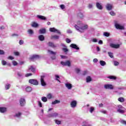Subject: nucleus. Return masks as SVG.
I'll use <instances>...</instances> for the list:
<instances>
[{"mask_svg": "<svg viewBox=\"0 0 126 126\" xmlns=\"http://www.w3.org/2000/svg\"><path fill=\"white\" fill-rule=\"evenodd\" d=\"M10 88V84H7L5 85V89L6 90H8Z\"/></svg>", "mask_w": 126, "mask_h": 126, "instance_id": "35", "label": "nucleus"}, {"mask_svg": "<svg viewBox=\"0 0 126 126\" xmlns=\"http://www.w3.org/2000/svg\"><path fill=\"white\" fill-rule=\"evenodd\" d=\"M87 74V71H84L83 73V75H86Z\"/></svg>", "mask_w": 126, "mask_h": 126, "instance_id": "63", "label": "nucleus"}, {"mask_svg": "<svg viewBox=\"0 0 126 126\" xmlns=\"http://www.w3.org/2000/svg\"><path fill=\"white\" fill-rule=\"evenodd\" d=\"M32 27H34L35 28H36V27H38V25L36 22H33L32 24Z\"/></svg>", "mask_w": 126, "mask_h": 126, "instance_id": "29", "label": "nucleus"}, {"mask_svg": "<svg viewBox=\"0 0 126 126\" xmlns=\"http://www.w3.org/2000/svg\"><path fill=\"white\" fill-rule=\"evenodd\" d=\"M65 86L69 90H70L71 89V88H72V85H71V84L66 83L65 84Z\"/></svg>", "mask_w": 126, "mask_h": 126, "instance_id": "19", "label": "nucleus"}, {"mask_svg": "<svg viewBox=\"0 0 126 126\" xmlns=\"http://www.w3.org/2000/svg\"><path fill=\"white\" fill-rule=\"evenodd\" d=\"M55 123L57 124V125H61L62 122L61 121H59L58 120H56Z\"/></svg>", "mask_w": 126, "mask_h": 126, "instance_id": "41", "label": "nucleus"}, {"mask_svg": "<svg viewBox=\"0 0 126 126\" xmlns=\"http://www.w3.org/2000/svg\"><path fill=\"white\" fill-rule=\"evenodd\" d=\"M38 106H39V107L40 108H42V102H41V101H38Z\"/></svg>", "mask_w": 126, "mask_h": 126, "instance_id": "51", "label": "nucleus"}, {"mask_svg": "<svg viewBox=\"0 0 126 126\" xmlns=\"http://www.w3.org/2000/svg\"><path fill=\"white\" fill-rule=\"evenodd\" d=\"M70 105L72 108H75L77 105V102L76 100H73L71 102Z\"/></svg>", "mask_w": 126, "mask_h": 126, "instance_id": "10", "label": "nucleus"}, {"mask_svg": "<svg viewBox=\"0 0 126 126\" xmlns=\"http://www.w3.org/2000/svg\"><path fill=\"white\" fill-rule=\"evenodd\" d=\"M119 109H124V107H123V106L121 105H119L118 106Z\"/></svg>", "mask_w": 126, "mask_h": 126, "instance_id": "60", "label": "nucleus"}, {"mask_svg": "<svg viewBox=\"0 0 126 126\" xmlns=\"http://www.w3.org/2000/svg\"><path fill=\"white\" fill-rule=\"evenodd\" d=\"M117 112L118 113H120V114H125L126 111H125V110H123V109H118L117 110Z\"/></svg>", "mask_w": 126, "mask_h": 126, "instance_id": "25", "label": "nucleus"}, {"mask_svg": "<svg viewBox=\"0 0 126 126\" xmlns=\"http://www.w3.org/2000/svg\"><path fill=\"white\" fill-rule=\"evenodd\" d=\"M61 63L62 64V65H63L64 66H70L71 63H70V61H67L66 62L62 61L61 62Z\"/></svg>", "mask_w": 126, "mask_h": 126, "instance_id": "6", "label": "nucleus"}, {"mask_svg": "<svg viewBox=\"0 0 126 126\" xmlns=\"http://www.w3.org/2000/svg\"><path fill=\"white\" fill-rule=\"evenodd\" d=\"M111 15H112V16H115V15H116V13H114V11H111Z\"/></svg>", "mask_w": 126, "mask_h": 126, "instance_id": "55", "label": "nucleus"}, {"mask_svg": "<svg viewBox=\"0 0 126 126\" xmlns=\"http://www.w3.org/2000/svg\"><path fill=\"white\" fill-rule=\"evenodd\" d=\"M75 70L76 73H79V72H80V69H79L78 68H75Z\"/></svg>", "mask_w": 126, "mask_h": 126, "instance_id": "46", "label": "nucleus"}, {"mask_svg": "<svg viewBox=\"0 0 126 126\" xmlns=\"http://www.w3.org/2000/svg\"><path fill=\"white\" fill-rule=\"evenodd\" d=\"M29 82V83H31V84H33V85H38L39 84V82L36 79H30Z\"/></svg>", "mask_w": 126, "mask_h": 126, "instance_id": "4", "label": "nucleus"}, {"mask_svg": "<svg viewBox=\"0 0 126 126\" xmlns=\"http://www.w3.org/2000/svg\"><path fill=\"white\" fill-rule=\"evenodd\" d=\"M40 59V56L38 55H33L29 58L30 61H34V60H37Z\"/></svg>", "mask_w": 126, "mask_h": 126, "instance_id": "8", "label": "nucleus"}, {"mask_svg": "<svg viewBox=\"0 0 126 126\" xmlns=\"http://www.w3.org/2000/svg\"><path fill=\"white\" fill-rule=\"evenodd\" d=\"M39 33L40 34H45L46 33V29H42L39 30Z\"/></svg>", "mask_w": 126, "mask_h": 126, "instance_id": "22", "label": "nucleus"}, {"mask_svg": "<svg viewBox=\"0 0 126 126\" xmlns=\"http://www.w3.org/2000/svg\"><path fill=\"white\" fill-rule=\"evenodd\" d=\"M74 27L75 29H76V30L82 33L83 32H84V30H86V29H87V28H88V25H85L83 27H79L77 25H75Z\"/></svg>", "mask_w": 126, "mask_h": 126, "instance_id": "1", "label": "nucleus"}, {"mask_svg": "<svg viewBox=\"0 0 126 126\" xmlns=\"http://www.w3.org/2000/svg\"><path fill=\"white\" fill-rule=\"evenodd\" d=\"M111 79L112 80H116V79H117V77H116V76L111 75Z\"/></svg>", "mask_w": 126, "mask_h": 126, "instance_id": "39", "label": "nucleus"}, {"mask_svg": "<svg viewBox=\"0 0 126 126\" xmlns=\"http://www.w3.org/2000/svg\"><path fill=\"white\" fill-rule=\"evenodd\" d=\"M52 94H48L47 95V98H48V99H52Z\"/></svg>", "mask_w": 126, "mask_h": 126, "instance_id": "40", "label": "nucleus"}, {"mask_svg": "<svg viewBox=\"0 0 126 126\" xmlns=\"http://www.w3.org/2000/svg\"><path fill=\"white\" fill-rule=\"evenodd\" d=\"M60 7L61 9H64V5L62 4L60 5Z\"/></svg>", "mask_w": 126, "mask_h": 126, "instance_id": "58", "label": "nucleus"}, {"mask_svg": "<svg viewBox=\"0 0 126 126\" xmlns=\"http://www.w3.org/2000/svg\"><path fill=\"white\" fill-rule=\"evenodd\" d=\"M12 63H13V65H14L15 66L18 64V63H17V62L15 61H13Z\"/></svg>", "mask_w": 126, "mask_h": 126, "instance_id": "38", "label": "nucleus"}, {"mask_svg": "<svg viewBox=\"0 0 126 126\" xmlns=\"http://www.w3.org/2000/svg\"><path fill=\"white\" fill-rule=\"evenodd\" d=\"M14 55L15 56H19L20 53H19V52H14Z\"/></svg>", "mask_w": 126, "mask_h": 126, "instance_id": "50", "label": "nucleus"}, {"mask_svg": "<svg viewBox=\"0 0 126 126\" xmlns=\"http://www.w3.org/2000/svg\"><path fill=\"white\" fill-rule=\"evenodd\" d=\"M118 100L119 102H121V103H124V102H125V98L124 97H119Z\"/></svg>", "mask_w": 126, "mask_h": 126, "instance_id": "26", "label": "nucleus"}, {"mask_svg": "<svg viewBox=\"0 0 126 126\" xmlns=\"http://www.w3.org/2000/svg\"><path fill=\"white\" fill-rule=\"evenodd\" d=\"M96 6L98 9L102 10L103 9V7L102 6V5L100 4L99 2H96Z\"/></svg>", "mask_w": 126, "mask_h": 126, "instance_id": "15", "label": "nucleus"}, {"mask_svg": "<svg viewBox=\"0 0 126 126\" xmlns=\"http://www.w3.org/2000/svg\"><path fill=\"white\" fill-rule=\"evenodd\" d=\"M41 100L43 102H47V101H48V99L45 96L42 97Z\"/></svg>", "mask_w": 126, "mask_h": 126, "instance_id": "34", "label": "nucleus"}, {"mask_svg": "<svg viewBox=\"0 0 126 126\" xmlns=\"http://www.w3.org/2000/svg\"><path fill=\"white\" fill-rule=\"evenodd\" d=\"M111 47L114 48V49H119V48H120V44H115L111 43Z\"/></svg>", "mask_w": 126, "mask_h": 126, "instance_id": "13", "label": "nucleus"}, {"mask_svg": "<svg viewBox=\"0 0 126 126\" xmlns=\"http://www.w3.org/2000/svg\"><path fill=\"white\" fill-rule=\"evenodd\" d=\"M65 41L67 44H69V43H70V42H71V40L69 38H66Z\"/></svg>", "mask_w": 126, "mask_h": 126, "instance_id": "45", "label": "nucleus"}, {"mask_svg": "<svg viewBox=\"0 0 126 126\" xmlns=\"http://www.w3.org/2000/svg\"><path fill=\"white\" fill-rule=\"evenodd\" d=\"M28 33H29V34H30L31 35H32V34H33V33H34V32H33V31H32V30H29L28 31Z\"/></svg>", "mask_w": 126, "mask_h": 126, "instance_id": "42", "label": "nucleus"}, {"mask_svg": "<svg viewBox=\"0 0 126 126\" xmlns=\"http://www.w3.org/2000/svg\"><path fill=\"white\" fill-rule=\"evenodd\" d=\"M59 114L57 113H54L52 114H49L48 115V118H54V117H58Z\"/></svg>", "mask_w": 126, "mask_h": 126, "instance_id": "12", "label": "nucleus"}, {"mask_svg": "<svg viewBox=\"0 0 126 126\" xmlns=\"http://www.w3.org/2000/svg\"><path fill=\"white\" fill-rule=\"evenodd\" d=\"M51 39L54 40H59V39H60V36L57 35H52L51 37Z\"/></svg>", "mask_w": 126, "mask_h": 126, "instance_id": "16", "label": "nucleus"}, {"mask_svg": "<svg viewBox=\"0 0 126 126\" xmlns=\"http://www.w3.org/2000/svg\"><path fill=\"white\" fill-rule=\"evenodd\" d=\"M19 43L20 45H23V44L24 43V41L23 40H20L19 42Z\"/></svg>", "mask_w": 126, "mask_h": 126, "instance_id": "54", "label": "nucleus"}, {"mask_svg": "<svg viewBox=\"0 0 126 126\" xmlns=\"http://www.w3.org/2000/svg\"><path fill=\"white\" fill-rule=\"evenodd\" d=\"M26 104V101H25V99L21 98L20 99V105L21 107H23Z\"/></svg>", "mask_w": 126, "mask_h": 126, "instance_id": "9", "label": "nucleus"}, {"mask_svg": "<svg viewBox=\"0 0 126 126\" xmlns=\"http://www.w3.org/2000/svg\"><path fill=\"white\" fill-rule=\"evenodd\" d=\"M16 117H17L18 118L20 117L21 116V113L19 112L18 113L16 114Z\"/></svg>", "mask_w": 126, "mask_h": 126, "instance_id": "52", "label": "nucleus"}, {"mask_svg": "<svg viewBox=\"0 0 126 126\" xmlns=\"http://www.w3.org/2000/svg\"><path fill=\"white\" fill-rule=\"evenodd\" d=\"M103 35L104 36H105V37H109L110 36V33H109V32H104L103 33Z\"/></svg>", "mask_w": 126, "mask_h": 126, "instance_id": "37", "label": "nucleus"}, {"mask_svg": "<svg viewBox=\"0 0 126 126\" xmlns=\"http://www.w3.org/2000/svg\"><path fill=\"white\" fill-rule=\"evenodd\" d=\"M78 18H83L84 17V16L83 15V14L82 13H79L77 15Z\"/></svg>", "mask_w": 126, "mask_h": 126, "instance_id": "23", "label": "nucleus"}, {"mask_svg": "<svg viewBox=\"0 0 126 126\" xmlns=\"http://www.w3.org/2000/svg\"><path fill=\"white\" fill-rule=\"evenodd\" d=\"M48 46L51 48H56L57 47L54 43L51 42H48Z\"/></svg>", "mask_w": 126, "mask_h": 126, "instance_id": "17", "label": "nucleus"}, {"mask_svg": "<svg viewBox=\"0 0 126 126\" xmlns=\"http://www.w3.org/2000/svg\"><path fill=\"white\" fill-rule=\"evenodd\" d=\"M14 58H13L12 56H9L8 57V60H11L12 61V60H14Z\"/></svg>", "mask_w": 126, "mask_h": 126, "instance_id": "57", "label": "nucleus"}, {"mask_svg": "<svg viewBox=\"0 0 126 126\" xmlns=\"http://www.w3.org/2000/svg\"><path fill=\"white\" fill-rule=\"evenodd\" d=\"M61 103V101L56 99L54 101L52 102V105H56V104H59Z\"/></svg>", "mask_w": 126, "mask_h": 126, "instance_id": "27", "label": "nucleus"}, {"mask_svg": "<svg viewBox=\"0 0 126 126\" xmlns=\"http://www.w3.org/2000/svg\"><path fill=\"white\" fill-rule=\"evenodd\" d=\"M37 17L38 18V19H40V20H46V19H47L46 17L40 15H37Z\"/></svg>", "mask_w": 126, "mask_h": 126, "instance_id": "14", "label": "nucleus"}, {"mask_svg": "<svg viewBox=\"0 0 126 126\" xmlns=\"http://www.w3.org/2000/svg\"><path fill=\"white\" fill-rule=\"evenodd\" d=\"M123 89V88H117L116 87H114L112 85H111V92H115L116 93H118V90H122Z\"/></svg>", "mask_w": 126, "mask_h": 126, "instance_id": "2", "label": "nucleus"}, {"mask_svg": "<svg viewBox=\"0 0 126 126\" xmlns=\"http://www.w3.org/2000/svg\"><path fill=\"white\" fill-rule=\"evenodd\" d=\"M99 63L100 65H101L102 66H104V65H106V62L104 61H100Z\"/></svg>", "mask_w": 126, "mask_h": 126, "instance_id": "24", "label": "nucleus"}, {"mask_svg": "<svg viewBox=\"0 0 126 126\" xmlns=\"http://www.w3.org/2000/svg\"><path fill=\"white\" fill-rule=\"evenodd\" d=\"M94 63H97L98 62V59L95 58L93 60Z\"/></svg>", "mask_w": 126, "mask_h": 126, "instance_id": "62", "label": "nucleus"}, {"mask_svg": "<svg viewBox=\"0 0 126 126\" xmlns=\"http://www.w3.org/2000/svg\"><path fill=\"white\" fill-rule=\"evenodd\" d=\"M29 70H31L32 72L35 73V68L33 67V66H30L29 67Z\"/></svg>", "mask_w": 126, "mask_h": 126, "instance_id": "21", "label": "nucleus"}, {"mask_svg": "<svg viewBox=\"0 0 126 126\" xmlns=\"http://www.w3.org/2000/svg\"><path fill=\"white\" fill-rule=\"evenodd\" d=\"M111 123H115L116 122V119H113V118H111Z\"/></svg>", "mask_w": 126, "mask_h": 126, "instance_id": "64", "label": "nucleus"}, {"mask_svg": "<svg viewBox=\"0 0 126 126\" xmlns=\"http://www.w3.org/2000/svg\"><path fill=\"white\" fill-rule=\"evenodd\" d=\"M120 123H121V124H123V125H126V121L124 120H121Z\"/></svg>", "mask_w": 126, "mask_h": 126, "instance_id": "44", "label": "nucleus"}, {"mask_svg": "<svg viewBox=\"0 0 126 126\" xmlns=\"http://www.w3.org/2000/svg\"><path fill=\"white\" fill-rule=\"evenodd\" d=\"M0 113H5L6 112V108L5 107H0Z\"/></svg>", "mask_w": 126, "mask_h": 126, "instance_id": "18", "label": "nucleus"}, {"mask_svg": "<svg viewBox=\"0 0 126 126\" xmlns=\"http://www.w3.org/2000/svg\"><path fill=\"white\" fill-rule=\"evenodd\" d=\"M94 108L93 107H91L90 109V113H93V111H94Z\"/></svg>", "mask_w": 126, "mask_h": 126, "instance_id": "48", "label": "nucleus"}, {"mask_svg": "<svg viewBox=\"0 0 126 126\" xmlns=\"http://www.w3.org/2000/svg\"><path fill=\"white\" fill-rule=\"evenodd\" d=\"M104 88L105 89H111V85H104Z\"/></svg>", "mask_w": 126, "mask_h": 126, "instance_id": "33", "label": "nucleus"}, {"mask_svg": "<svg viewBox=\"0 0 126 126\" xmlns=\"http://www.w3.org/2000/svg\"><path fill=\"white\" fill-rule=\"evenodd\" d=\"M27 92H31L32 91V88L30 87H28L26 89Z\"/></svg>", "mask_w": 126, "mask_h": 126, "instance_id": "28", "label": "nucleus"}, {"mask_svg": "<svg viewBox=\"0 0 126 126\" xmlns=\"http://www.w3.org/2000/svg\"><path fill=\"white\" fill-rule=\"evenodd\" d=\"M93 42H94V43H97L98 42V41L97 40V39L94 38L93 39Z\"/></svg>", "mask_w": 126, "mask_h": 126, "instance_id": "59", "label": "nucleus"}, {"mask_svg": "<svg viewBox=\"0 0 126 126\" xmlns=\"http://www.w3.org/2000/svg\"><path fill=\"white\" fill-rule=\"evenodd\" d=\"M32 75V73H27L25 75L26 77H28V76H31Z\"/></svg>", "mask_w": 126, "mask_h": 126, "instance_id": "53", "label": "nucleus"}, {"mask_svg": "<svg viewBox=\"0 0 126 126\" xmlns=\"http://www.w3.org/2000/svg\"><path fill=\"white\" fill-rule=\"evenodd\" d=\"M70 47L72 49H75V50H79V47H78L76 44L73 43H72L70 45Z\"/></svg>", "mask_w": 126, "mask_h": 126, "instance_id": "11", "label": "nucleus"}, {"mask_svg": "<svg viewBox=\"0 0 126 126\" xmlns=\"http://www.w3.org/2000/svg\"><path fill=\"white\" fill-rule=\"evenodd\" d=\"M48 52L49 53L50 55H52L53 56L51 57L52 60H55L56 59V55H57V52L51 51L50 50H48Z\"/></svg>", "mask_w": 126, "mask_h": 126, "instance_id": "7", "label": "nucleus"}, {"mask_svg": "<svg viewBox=\"0 0 126 126\" xmlns=\"http://www.w3.org/2000/svg\"><path fill=\"white\" fill-rule=\"evenodd\" d=\"M38 39L39 41H44L45 40V37L43 35H40L38 36Z\"/></svg>", "mask_w": 126, "mask_h": 126, "instance_id": "20", "label": "nucleus"}, {"mask_svg": "<svg viewBox=\"0 0 126 126\" xmlns=\"http://www.w3.org/2000/svg\"><path fill=\"white\" fill-rule=\"evenodd\" d=\"M45 76H41L40 78V84L42 86H46L47 85V83L45 82Z\"/></svg>", "mask_w": 126, "mask_h": 126, "instance_id": "5", "label": "nucleus"}, {"mask_svg": "<svg viewBox=\"0 0 126 126\" xmlns=\"http://www.w3.org/2000/svg\"><path fill=\"white\" fill-rule=\"evenodd\" d=\"M114 65L115 66L119 65V63L117 61H114Z\"/></svg>", "mask_w": 126, "mask_h": 126, "instance_id": "47", "label": "nucleus"}, {"mask_svg": "<svg viewBox=\"0 0 126 126\" xmlns=\"http://www.w3.org/2000/svg\"><path fill=\"white\" fill-rule=\"evenodd\" d=\"M49 31L50 32H56V31H57V29H56V28H50L49 29Z\"/></svg>", "mask_w": 126, "mask_h": 126, "instance_id": "30", "label": "nucleus"}, {"mask_svg": "<svg viewBox=\"0 0 126 126\" xmlns=\"http://www.w3.org/2000/svg\"><path fill=\"white\" fill-rule=\"evenodd\" d=\"M115 26L116 29H119V30H124L125 27L119 24H118L116 22H115Z\"/></svg>", "mask_w": 126, "mask_h": 126, "instance_id": "3", "label": "nucleus"}, {"mask_svg": "<svg viewBox=\"0 0 126 126\" xmlns=\"http://www.w3.org/2000/svg\"><path fill=\"white\" fill-rule=\"evenodd\" d=\"M55 77H56V80L57 81H58V82H61V81H60V80L59 79H60V76L58 75H55Z\"/></svg>", "mask_w": 126, "mask_h": 126, "instance_id": "36", "label": "nucleus"}, {"mask_svg": "<svg viewBox=\"0 0 126 126\" xmlns=\"http://www.w3.org/2000/svg\"><path fill=\"white\" fill-rule=\"evenodd\" d=\"M1 63L3 65H5V64H6V62L4 60H2L1 61Z\"/></svg>", "mask_w": 126, "mask_h": 126, "instance_id": "49", "label": "nucleus"}, {"mask_svg": "<svg viewBox=\"0 0 126 126\" xmlns=\"http://www.w3.org/2000/svg\"><path fill=\"white\" fill-rule=\"evenodd\" d=\"M62 50L64 53H67V52H68V49H67L66 48H63Z\"/></svg>", "mask_w": 126, "mask_h": 126, "instance_id": "43", "label": "nucleus"}, {"mask_svg": "<svg viewBox=\"0 0 126 126\" xmlns=\"http://www.w3.org/2000/svg\"><path fill=\"white\" fill-rule=\"evenodd\" d=\"M86 80L87 82H90V81H92V78L91 77H90V76H89L86 78Z\"/></svg>", "mask_w": 126, "mask_h": 126, "instance_id": "31", "label": "nucleus"}, {"mask_svg": "<svg viewBox=\"0 0 126 126\" xmlns=\"http://www.w3.org/2000/svg\"><path fill=\"white\" fill-rule=\"evenodd\" d=\"M17 75L18 76H19L20 77L22 76V74H21V73L19 72H18L17 73Z\"/></svg>", "mask_w": 126, "mask_h": 126, "instance_id": "61", "label": "nucleus"}, {"mask_svg": "<svg viewBox=\"0 0 126 126\" xmlns=\"http://www.w3.org/2000/svg\"><path fill=\"white\" fill-rule=\"evenodd\" d=\"M0 55H4V51L2 50H0Z\"/></svg>", "mask_w": 126, "mask_h": 126, "instance_id": "56", "label": "nucleus"}, {"mask_svg": "<svg viewBox=\"0 0 126 126\" xmlns=\"http://www.w3.org/2000/svg\"><path fill=\"white\" fill-rule=\"evenodd\" d=\"M106 7L107 10H111V4H107Z\"/></svg>", "mask_w": 126, "mask_h": 126, "instance_id": "32", "label": "nucleus"}]
</instances>
